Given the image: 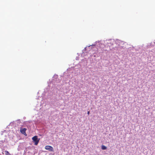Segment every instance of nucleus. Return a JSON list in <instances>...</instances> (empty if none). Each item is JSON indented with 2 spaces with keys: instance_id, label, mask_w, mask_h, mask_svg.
<instances>
[{
  "instance_id": "1",
  "label": "nucleus",
  "mask_w": 155,
  "mask_h": 155,
  "mask_svg": "<svg viewBox=\"0 0 155 155\" xmlns=\"http://www.w3.org/2000/svg\"><path fill=\"white\" fill-rule=\"evenodd\" d=\"M33 141L35 143V145H37L40 139H38V137L34 136L32 138Z\"/></svg>"
},
{
  "instance_id": "2",
  "label": "nucleus",
  "mask_w": 155,
  "mask_h": 155,
  "mask_svg": "<svg viewBox=\"0 0 155 155\" xmlns=\"http://www.w3.org/2000/svg\"><path fill=\"white\" fill-rule=\"evenodd\" d=\"M27 130V129L25 128H21L20 129V131L21 133L25 135V136L27 135V134L26 133V131Z\"/></svg>"
},
{
  "instance_id": "3",
  "label": "nucleus",
  "mask_w": 155,
  "mask_h": 155,
  "mask_svg": "<svg viewBox=\"0 0 155 155\" xmlns=\"http://www.w3.org/2000/svg\"><path fill=\"white\" fill-rule=\"evenodd\" d=\"M45 148L46 150H49L51 151H52L53 150V147L50 146H46L45 147Z\"/></svg>"
},
{
  "instance_id": "4",
  "label": "nucleus",
  "mask_w": 155,
  "mask_h": 155,
  "mask_svg": "<svg viewBox=\"0 0 155 155\" xmlns=\"http://www.w3.org/2000/svg\"><path fill=\"white\" fill-rule=\"evenodd\" d=\"M107 147L106 146H105L104 145H102L101 146V149L103 150H106L107 149Z\"/></svg>"
},
{
  "instance_id": "5",
  "label": "nucleus",
  "mask_w": 155,
  "mask_h": 155,
  "mask_svg": "<svg viewBox=\"0 0 155 155\" xmlns=\"http://www.w3.org/2000/svg\"><path fill=\"white\" fill-rule=\"evenodd\" d=\"M5 155H11L9 152L8 151H5Z\"/></svg>"
},
{
  "instance_id": "6",
  "label": "nucleus",
  "mask_w": 155,
  "mask_h": 155,
  "mask_svg": "<svg viewBox=\"0 0 155 155\" xmlns=\"http://www.w3.org/2000/svg\"><path fill=\"white\" fill-rule=\"evenodd\" d=\"M87 114L89 115V114H90V111H88L87 112Z\"/></svg>"
}]
</instances>
